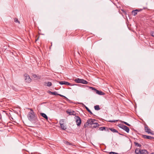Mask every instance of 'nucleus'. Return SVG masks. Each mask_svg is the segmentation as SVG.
Wrapping results in <instances>:
<instances>
[{
  "instance_id": "nucleus-1",
  "label": "nucleus",
  "mask_w": 154,
  "mask_h": 154,
  "mask_svg": "<svg viewBox=\"0 0 154 154\" xmlns=\"http://www.w3.org/2000/svg\"><path fill=\"white\" fill-rule=\"evenodd\" d=\"M99 126V125L97 122L96 120L90 119H88L84 124L83 127L86 128L89 126V127L93 128L98 127Z\"/></svg>"
},
{
  "instance_id": "nucleus-2",
  "label": "nucleus",
  "mask_w": 154,
  "mask_h": 154,
  "mask_svg": "<svg viewBox=\"0 0 154 154\" xmlns=\"http://www.w3.org/2000/svg\"><path fill=\"white\" fill-rule=\"evenodd\" d=\"M28 109L30 110V111L29 112L27 115V117L28 119L32 122L34 121L35 122H36L38 120L37 117H35L33 110L31 109L28 108Z\"/></svg>"
},
{
  "instance_id": "nucleus-3",
  "label": "nucleus",
  "mask_w": 154,
  "mask_h": 154,
  "mask_svg": "<svg viewBox=\"0 0 154 154\" xmlns=\"http://www.w3.org/2000/svg\"><path fill=\"white\" fill-rule=\"evenodd\" d=\"M74 81L77 83H81L84 84H87L88 83V82L86 81L83 79L78 78L75 79Z\"/></svg>"
},
{
  "instance_id": "nucleus-4",
  "label": "nucleus",
  "mask_w": 154,
  "mask_h": 154,
  "mask_svg": "<svg viewBox=\"0 0 154 154\" xmlns=\"http://www.w3.org/2000/svg\"><path fill=\"white\" fill-rule=\"evenodd\" d=\"M74 118L76 120V122L77 126H80L82 123L80 117L78 116H75Z\"/></svg>"
},
{
  "instance_id": "nucleus-5",
  "label": "nucleus",
  "mask_w": 154,
  "mask_h": 154,
  "mask_svg": "<svg viewBox=\"0 0 154 154\" xmlns=\"http://www.w3.org/2000/svg\"><path fill=\"white\" fill-rule=\"evenodd\" d=\"M57 82L59 83L61 85H65L70 86H73L75 85H74L71 84L69 82L66 81H61L59 82L57 81Z\"/></svg>"
},
{
  "instance_id": "nucleus-6",
  "label": "nucleus",
  "mask_w": 154,
  "mask_h": 154,
  "mask_svg": "<svg viewBox=\"0 0 154 154\" xmlns=\"http://www.w3.org/2000/svg\"><path fill=\"white\" fill-rule=\"evenodd\" d=\"M145 131L148 134H154L153 131L151 132V130L149 128L148 126L146 125L145 126Z\"/></svg>"
},
{
  "instance_id": "nucleus-7",
  "label": "nucleus",
  "mask_w": 154,
  "mask_h": 154,
  "mask_svg": "<svg viewBox=\"0 0 154 154\" xmlns=\"http://www.w3.org/2000/svg\"><path fill=\"white\" fill-rule=\"evenodd\" d=\"M24 76L25 77V80L26 82L29 83L31 81V79L28 75L26 74L24 75Z\"/></svg>"
},
{
  "instance_id": "nucleus-8",
  "label": "nucleus",
  "mask_w": 154,
  "mask_h": 154,
  "mask_svg": "<svg viewBox=\"0 0 154 154\" xmlns=\"http://www.w3.org/2000/svg\"><path fill=\"white\" fill-rule=\"evenodd\" d=\"M60 125L61 128L63 130H66V128L65 127L64 125V120L63 119H61L60 121Z\"/></svg>"
},
{
  "instance_id": "nucleus-9",
  "label": "nucleus",
  "mask_w": 154,
  "mask_h": 154,
  "mask_svg": "<svg viewBox=\"0 0 154 154\" xmlns=\"http://www.w3.org/2000/svg\"><path fill=\"white\" fill-rule=\"evenodd\" d=\"M143 137L144 138L148 139L151 140L152 139H154V137L146 135H143Z\"/></svg>"
},
{
  "instance_id": "nucleus-10",
  "label": "nucleus",
  "mask_w": 154,
  "mask_h": 154,
  "mask_svg": "<svg viewBox=\"0 0 154 154\" xmlns=\"http://www.w3.org/2000/svg\"><path fill=\"white\" fill-rule=\"evenodd\" d=\"M66 112L67 114H69V115H76V113L75 112L73 111H70L69 110H67L66 111Z\"/></svg>"
},
{
  "instance_id": "nucleus-11",
  "label": "nucleus",
  "mask_w": 154,
  "mask_h": 154,
  "mask_svg": "<svg viewBox=\"0 0 154 154\" xmlns=\"http://www.w3.org/2000/svg\"><path fill=\"white\" fill-rule=\"evenodd\" d=\"M99 130L100 131H103V130L106 131H109V130L108 128L107 127H102L100 128H99Z\"/></svg>"
},
{
  "instance_id": "nucleus-12",
  "label": "nucleus",
  "mask_w": 154,
  "mask_h": 154,
  "mask_svg": "<svg viewBox=\"0 0 154 154\" xmlns=\"http://www.w3.org/2000/svg\"><path fill=\"white\" fill-rule=\"evenodd\" d=\"M135 152L136 154H141V149L137 148L135 150Z\"/></svg>"
},
{
  "instance_id": "nucleus-13",
  "label": "nucleus",
  "mask_w": 154,
  "mask_h": 154,
  "mask_svg": "<svg viewBox=\"0 0 154 154\" xmlns=\"http://www.w3.org/2000/svg\"><path fill=\"white\" fill-rule=\"evenodd\" d=\"M124 130H125L128 133L129 131V128L125 125H124L123 127V129Z\"/></svg>"
},
{
  "instance_id": "nucleus-14",
  "label": "nucleus",
  "mask_w": 154,
  "mask_h": 154,
  "mask_svg": "<svg viewBox=\"0 0 154 154\" xmlns=\"http://www.w3.org/2000/svg\"><path fill=\"white\" fill-rule=\"evenodd\" d=\"M41 115L42 116L43 118L47 120L48 119V117L44 113H40Z\"/></svg>"
},
{
  "instance_id": "nucleus-15",
  "label": "nucleus",
  "mask_w": 154,
  "mask_h": 154,
  "mask_svg": "<svg viewBox=\"0 0 154 154\" xmlns=\"http://www.w3.org/2000/svg\"><path fill=\"white\" fill-rule=\"evenodd\" d=\"M148 152L146 149H141V154H148Z\"/></svg>"
},
{
  "instance_id": "nucleus-16",
  "label": "nucleus",
  "mask_w": 154,
  "mask_h": 154,
  "mask_svg": "<svg viewBox=\"0 0 154 154\" xmlns=\"http://www.w3.org/2000/svg\"><path fill=\"white\" fill-rule=\"evenodd\" d=\"M96 92L97 94L100 95H103L104 94V93L103 92L99 91L97 90L96 91Z\"/></svg>"
},
{
  "instance_id": "nucleus-17",
  "label": "nucleus",
  "mask_w": 154,
  "mask_h": 154,
  "mask_svg": "<svg viewBox=\"0 0 154 154\" xmlns=\"http://www.w3.org/2000/svg\"><path fill=\"white\" fill-rule=\"evenodd\" d=\"M112 132L114 133H118V131L113 128H108Z\"/></svg>"
},
{
  "instance_id": "nucleus-18",
  "label": "nucleus",
  "mask_w": 154,
  "mask_h": 154,
  "mask_svg": "<svg viewBox=\"0 0 154 154\" xmlns=\"http://www.w3.org/2000/svg\"><path fill=\"white\" fill-rule=\"evenodd\" d=\"M85 109L87 110V111H88L89 113H90L91 114V115H94L93 113H92V112H91V111L89 109V108L87 107L86 106H85Z\"/></svg>"
},
{
  "instance_id": "nucleus-19",
  "label": "nucleus",
  "mask_w": 154,
  "mask_h": 154,
  "mask_svg": "<svg viewBox=\"0 0 154 154\" xmlns=\"http://www.w3.org/2000/svg\"><path fill=\"white\" fill-rule=\"evenodd\" d=\"M131 13L134 16H136L137 14V10H133L132 11Z\"/></svg>"
},
{
  "instance_id": "nucleus-20",
  "label": "nucleus",
  "mask_w": 154,
  "mask_h": 154,
  "mask_svg": "<svg viewBox=\"0 0 154 154\" xmlns=\"http://www.w3.org/2000/svg\"><path fill=\"white\" fill-rule=\"evenodd\" d=\"M94 108L96 110H100V108L99 106V105H96L94 106Z\"/></svg>"
},
{
  "instance_id": "nucleus-21",
  "label": "nucleus",
  "mask_w": 154,
  "mask_h": 154,
  "mask_svg": "<svg viewBox=\"0 0 154 154\" xmlns=\"http://www.w3.org/2000/svg\"><path fill=\"white\" fill-rule=\"evenodd\" d=\"M45 83L46 84H47V86H48V87H50L52 85V83L51 82H45Z\"/></svg>"
},
{
  "instance_id": "nucleus-22",
  "label": "nucleus",
  "mask_w": 154,
  "mask_h": 154,
  "mask_svg": "<svg viewBox=\"0 0 154 154\" xmlns=\"http://www.w3.org/2000/svg\"><path fill=\"white\" fill-rule=\"evenodd\" d=\"M59 96H60L61 97H64L65 99L66 100H67V101H70V100H69L68 98H67L65 96L63 95H62L61 94H59V95H58Z\"/></svg>"
},
{
  "instance_id": "nucleus-23",
  "label": "nucleus",
  "mask_w": 154,
  "mask_h": 154,
  "mask_svg": "<svg viewBox=\"0 0 154 154\" xmlns=\"http://www.w3.org/2000/svg\"><path fill=\"white\" fill-rule=\"evenodd\" d=\"M134 143L135 144V146H137L138 147H140L141 146V144H139L138 143H137V142H134Z\"/></svg>"
},
{
  "instance_id": "nucleus-24",
  "label": "nucleus",
  "mask_w": 154,
  "mask_h": 154,
  "mask_svg": "<svg viewBox=\"0 0 154 154\" xmlns=\"http://www.w3.org/2000/svg\"><path fill=\"white\" fill-rule=\"evenodd\" d=\"M119 121L118 120H109L108 121L109 122H117Z\"/></svg>"
},
{
  "instance_id": "nucleus-25",
  "label": "nucleus",
  "mask_w": 154,
  "mask_h": 154,
  "mask_svg": "<svg viewBox=\"0 0 154 154\" xmlns=\"http://www.w3.org/2000/svg\"><path fill=\"white\" fill-rule=\"evenodd\" d=\"M124 125H123L122 124H119V125L118 126L119 128H121L122 129H123V127H124Z\"/></svg>"
},
{
  "instance_id": "nucleus-26",
  "label": "nucleus",
  "mask_w": 154,
  "mask_h": 154,
  "mask_svg": "<svg viewBox=\"0 0 154 154\" xmlns=\"http://www.w3.org/2000/svg\"><path fill=\"white\" fill-rule=\"evenodd\" d=\"M32 76H33V78H36V79H39L40 78L39 77H38L35 74H34L32 75Z\"/></svg>"
},
{
  "instance_id": "nucleus-27",
  "label": "nucleus",
  "mask_w": 154,
  "mask_h": 154,
  "mask_svg": "<svg viewBox=\"0 0 154 154\" xmlns=\"http://www.w3.org/2000/svg\"><path fill=\"white\" fill-rule=\"evenodd\" d=\"M14 22L16 23H20V22L18 20L17 18H15L14 19Z\"/></svg>"
},
{
  "instance_id": "nucleus-28",
  "label": "nucleus",
  "mask_w": 154,
  "mask_h": 154,
  "mask_svg": "<svg viewBox=\"0 0 154 154\" xmlns=\"http://www.w3.org/2000/svg\"><path fill=\"white\" fill-rule=\"evenodd\" d=\"M52 94L54 95H59V94H58L57 92L55 91L54 92H52Z\"/></svg>"
},
{
  "instance_id": "nucleus-29",
  "label": "nucleus",
  "mask_w": 154,
  "mask_h": 154,
  "mask_svg": "<svg viewBox=\"0 0 154 154\" xmlns=\"http://www.w3.org/2000/svg\"><path fill=\"white\" fill-rule=\"evenodd\" d=\"M121 122H122L123 123L127 125L128 126H130V124H128V123H127V122H123V121H121Z\"/></svg>"
},
{
  "instance_id": "nucleus-30",
  "label": "nucleus",
  "mask_w": 154,
  "mask_h": 154,
  "mask_svg": "<svg viewBox=\"0 0 154 154\" xmlns=\"http://www.w3.org/2000/svg\"><path fill=\"white\" fill-rule=\"evenodd\" d=\"M90 88H91L92 89V90L94 91L95 92H96L97 90V89L91 87Z\"/></svg>"
},
{
  "instance_id": "nucleus-31",
  "label": "nucleus",
  "mask_w": 154,
  "mask_h": 154,
  "mask_svg": "<svg viewBox=\"0 0 154 154\" xmlns=\"http://www.w3.org/2000/svg\"><path fill=\"white\" fill-rule=\"evenodd\" d=\"M109 153V154H118L117 153L112 152H110Z\"/></svg>"
},
{
  "instance_id": "nucleus-32",
  "label": "nucleus",
  "mask_w": 154,
  "mask_h": 154,
  "mask_svg": "<svg viewBox=\"0 0 154 154\" xmlns=\"http://www.w3.org/2000/svg\"><path fill=\"white\" fill-rule=\"evenodd\" d=\"M48 93L49 94H52V92L51 91H48Z\"/></svg>"
},
{
  "instance_id": "nucleus-33",
  "label": "nucleus",
  "mask_w": 154,
  "mask_h": 154,
  "mask_svg": "<svg viewBox=\"0 0 154 154\" xmlns=\"http://www.w3.org/2000/svg\"><path fill=\"white\" fill-rule=\"evenodd\" d=\"M151 34L152 36L154 37V32H151Z\"/></svg>"
},
{
  "instance_id": "nucleus-34",
  "label": "nucleus",
  "mask_w": 154,
  "mask_h": 154,
  "mask_svg": "<svg viewBox=\"0 0 154 154\" xmlns=\"http://www.w3.org/2000/svg\"><path fill=\"white\" fill-rule=\"evenodd\" d=\"M135 10H137V12H139L142 10L141 9H140V10L136 9Z\"/></svg>"
},
{
  "instance_id": "nucleus-35",
  "label": "nucleus",
  "mask_w": 154,
  "mask_h": 154,
  "mask_svg": "<svg viewBox=\"0 0 154 154\" xmlns=\"http://www.w3.org/2000/svg\"><path fill=\"white\" fill-rule=\"evenodd\" d=\"M68 144H69V145H71V143H70L69 142H67Z\"/></svg>"
},
{
  "instance_id": "nucleus-36",
  "label": "nucleus",
  "mask_w": 154,
  "mask_h": 154,
  "mask_svg": "<svg viewBox=\"0 0 154 154\" xmlns=\"http://www.w3.org/2000/svg\"><path fill=\"white\" fill-rule=\"evenodd\" d=\"M150 154H154V152H152V153H151Z\"/></svg>"
},
{
  "instance_id": "nucleus-37",
  "label": "nucleus",
  "mask_w": 154,
  "mask_h": 154,
  "mask_svg": "<svg viewBox=\"0 0 154 154\" xmlns=\"http://www.w3.org/2000/svg\"><path fill=\"white\" fill-rule=\"evenodd\" d=\"M69 102L70 103H72V102H71V101L70 100V101H69Z\"/></svg>"
},
{
  "instance_id": "nucleus-38",
  "label": "nucleus",
  "mask_w": 154,
  "mask_h": 154,
  "mask_svg": "<svg viewBox=\"0 0 154 154\" xmlns=\"http://www.w3.org/2000/svg\"><path fill=\"white\" fill-rule=\"evenodd\" d=\"M120 134V135H122V134Z\"/></svg>"
}]
</instances>
